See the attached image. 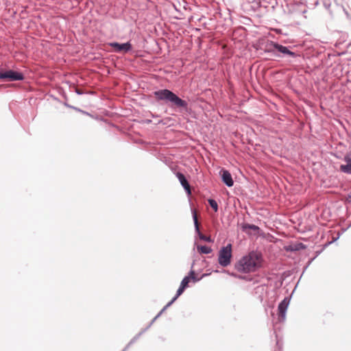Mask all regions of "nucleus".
I'll return each mask as SVG.
<instances>
[{"label": "nucleus", "mask_w": 351, "mask_h": 351, "mask_svg": "<svg viewBox=\"0 0 351 351\" xmlns=\"http://www.w3.org/2000/svg\"><path fill=\"white\" fill-rule=\"evenodd\" d=\"M176 176H177L178 179L179 180L182 186L184 187V189L187 192V193L190 195L191 193V187H190V185H189L188 181L186 180L184 175L180 172H178L176 173Z\"/></svg>", "instance_id": "0eeeda50"}, {"label": "nucleus", "mask_w": 351, "mask_h": 351, "mask_svg": "<svg viewBox=\"0 0 351 351\" xmlns=\"http://www.w3.org/2000/svg\"><path fill=\"white\" fill-rule=\"evenodd\" d=\"M191 279L195 280V272L193 271H191L189 275L183 278L180 285L186 288L189 286Z\"/></svg>", "instance_id": "9b49d317"}, {"label": "nucleus", "mask_w": 351, "mask_h": 351, "mask_svg": "<svg viewBox=\"0 0 351 351\" xmlns=\"http://www.w3.org/2000/svg\"><path fill=\"white\" fill-rule=\"evenodd\" d=\"M185 289V287L180 285V287L177 291L176 295L172 299V300L168 304L167 306L171 305L175 300H176L177 298L184 292Z\"/></svg>", "instance_id": "ddd939ff"}, {"label": "nucleus", "mask_w": 351, "mask_h": 351, "mask_svg": "<svg viewBox=\"0 0 351 351\" xmlns=\"http://www.w3.org/2000/svg\"><path fill=\"white\" fill-rule=\"evenodd\" d=\"M197 248L200 254H210L212 252V249L210 247L205 245H198Z\"/></svg>", "instance_id": "f8f14e48"}, {"label": "nucleus", "mask_w": 351, "mask_h": 351, "mask_svg": "<svg viewBox=\"0 0 351 351\" xmlns=\"http://www.w3.org/2000/svg\"><path fill=\"white\" fill-rule=\"evenodd\" d=\"M221 178L223 182L228 186H233L234 182L232 178V176L230 172L227 170L222 169L221 171Z\"/></svg>", "instance_id": "6e6552de"}, {"label": "nucleus", "mask_w": 351, "mask_h": 351, "mask_svg": "<svg viewBox=\"0 0 351 351\" xmlns=\"http://www.w3.org/2000/svg\"><path fill=\"white\" fill-rule=\"evenodd\" d=\"M208 203L211 208L215 210V212H217L218 210V205L215 200L210 199H208Z\"/></svg>", "instance_id": "4468645a"}, {"label": "nucleus", "mask_w": 351, "mask_h": 351, "mask_svg": "<svg viewBox=\"0 0 351 351\" xmlns=\"http://www.w3.org/2000/svg\"><path fill=\"white\" fill-rule=\"evenodd\" d=\"M199 238L204 241H208V242H211L212 240L210 239V237H207V236H205L202 234H199Z\"/></svg>", "instance_id": "dca6fc26"}, {"label": "nucleus", "mask_w": 351, "mask_h": 351, "mask_svg": "<svg viewBox=\"0 0 351 351\" xmlns=\"http://www.w3.org/2000/svg\"><path fill=\"white\" fill-rule=\"evenodd\" d=\"M288 304L289 302L287 299H284L278 305V316L282 320L285 318Z\"/></svg>", "instance_id": "423d86ee"}, {"label": "nucleus", "mask_w": 351, "mask_h": 351, "mask_svg": "<svg viewBox=\"0 0 351 351\" xmlns=\"http://www.w3.org/2000/svg\"><path fill=\"white\" fill-rule=\"evenodd\" d=\"M347 201L351 202V193L348 195Z\"/></svg>", "instance_id": "a211bd4d"}, {"label": "nucleus", "mask_w": 351, "mask_h": 351, "mask_svg": "<svg viewBox=\"0 0 351 351\" xmlns=\"http://www.w3.org/2000/svg\"><path fill=\"white\" fill-rule=\"evenodd\" d=\"M261 254L256 252H251L236 263L235 269L243 273L254 272L261 267Z\"/></svg>", "instance_id": "f257e3e1"}, {"label": "nucleus", "mask_w": 351, "mask_h": 351, "mask_svg": "<svg viewBox=\"0 0 351 351\" xmlns=\"http://www.w3.org/2000/svg\"><path fill=\"white\" fill-rule=\"evenodd\" d=\"M243 228L244 229H246V228H249V229H251V230H258V228L254 225H249V224H246L243 226Z\"/></svg>", "instance_id": "f3484780"}, {"label": "nucleus", "mask_w": 351, "mask_h": 351, "mask_svg": "<svg viewBox=\"0 0 351 351\" xmlns=\"http://www.w3.org/2000/svg\"><path fill=\"white\" fill-rule=\"evenodd\" d=\"M111 47L114 49V51L117 52H128L132 48V45L130 43H125L123 44H119L118 43H112L110 44Z\"/></svg>", "instance_id": "39448f33"}, {"label": "nucleus", "mask_w": 351, "mask_h": 351, "mask_svg": "<svg viewBox=\"0 0 351 351\" xmlns=\"http://www.w3.org/2000/svg\"><path fill=\"white\" fill-rule=\"evenodd\" d=\"M346 164L340 166L341 171L351 174V157L346 156L344 158Z\"/></svg>", "instance_id": "9d476101"}, {"label": "nucleus", "mask_w": 351, "mask_h": 351, "mask_svg": "<svg viewBox=\"0 0 351 351\" xmlns=\"http://www.w3.org/2000/svg\"><path fill=\"white\" fill-rule=\"evenodd\" d=\"M271 45L274 47V49H276V50H278V51L284 53V54H287V55H289L292 57H296L297 55L294 53V52H292L291 51H289L287 47H285V46H282L281 45H279L278 43H271Z\"/></svg>", "instance_id": "1a4fd4ad"}, {"label": "nucleus", "mask_w": 351, "mask_h": 351, "mask_svg": "<svg viewBox=\"0 0 351 351\" xmlns=\"http://www.w3.org/2000/svg\"><path fill=\"white\" fill-rule=\"evenodd\" d=\"M193 219H194V223H195L196 230L198 232H200L199 228V223H198L197 217V214L195 212L193 213Z\"/></svg>", "instance_id": "2eb2a0df"}, {"label": "nucleus", "mask_w": 351, "mask_h": 351, "mask_svg": "<svg viewBox=\"0 0 351 351\" xmlns=\"http://www.w3.org/2000/svg\"><path fill=\"white\" fill-rule=\"evenodd\" d=\"M232 258V245L228 244L223 247L219 252V263L223 266L226 267L230 264Z\"/></svg>", "instance_id": "7ed1b4c3"}, {"label": "nucleus", "mask_w": 351, "mask_h": 351, "mask_svg": "<svg viewBox=\"0 0 351 351\" xmlns=\"http://www.w3.org/2000/svg\"><path fill=\"white\" fill-rule=\"evenodd\" d=\"M8 79L10 81H17L23 80V75L21 73L9 70L0 73V79Z\"/></svg>", "instance_id": "20e7f679"}, {"label": "nucleus", "mask_w": 351, "mask_h": 351, "mask_svg": "<svg viewBox=\"0 0 351 351\" xmlns=\"http://www.w3.org/2000/svg\"><path fill=\"white\" fill-rule=\"evenodd\" d=\"M156 99L159 100H165L169 101L172 106L178 108H186L187 107V102L179 97L175 93L168 89H162L154 93Z\"/></svg>", "instance_id": "f03ea898"}]
</instances>
